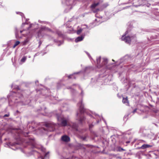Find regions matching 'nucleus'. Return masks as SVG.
<instances>
[{"label": "nucleus", "instance_id": "f257e3e1", "mask_svg": "<svg viewBox=\"0 0 159 159\" xmlns=\"http://www.w3.org/2000/svg\"><path fill=\"white\" fill-rule=\"evenodd\" d=\"M78 106L79 107V111L81 113L84 112L85 111V109L84 108V106L82 103V101L78 103Z\"/></svg>", "mask_w": 159, "mask_h": 159}, {"label": "nucleus", "instance_id": "f03ea898", "mask_svg": "<svg viewBox=\"0 0 159 159\" xmlns=\"http://www.w3.org/2000/svg\"><path fill=\"white\" fill-rule=\"evenodd\" d=\"M121 39L122 40L124 41L127 43H129L132 39L129 36L125 37L124 35L122 36Z\"/></svg>", "mask_w": 159, "mask_h": 159}, {"label": "nucleus", "instance_id": "7ed1b4c3", "mask_svg": "<svg viewBox=\"0 0 159 159\" xmlns=\"http://www.w3.org/2000/svg\"><path fill=\"white\" fill-rule=\"evenodd\" d=\"M99 4L98 3H94L91 5V8L92 10L94 13L97 12L99 11V9H95V7H97Z\"/></svg>", "mask_w": 159, "mask_h": 159}, {"label": "nucleus", "instance_id": "20e7f679", "mask_svg": "<svg viewBox=\"0 0 159 159\" xmlns=\"http://www.w3.org/2000/svg\"><path fill=\"white\" fill-rule=\"evenodd\" d=\"M61 140L64 142H67L70 141V138L67 135H64L62 136Z\"/></svg>", "mask_w": 159, "mask_h": 159}, {"label": "nucleus", "instance_id": "39448f33", "mask_svg": "<svg viewBox=\"0 0 159 159\" xmlns=\"http://www.w3.org/2000/svg\"><path fill=\"white\" fill-rule=\"evenodd\" d=\"M66 4L67 5H71L74 4V0H64Z\"/></svg>", "mask_w": 159, "mask_h": 159}, {"label": "nucleus", "instance_id": "423d86ee", "mask_svg": "<svg viewBox=\"0 0 159 159\" xmlns=\"http://www.w3.org/2000/svg\"><path fill=\"white\" fill-rule=\"evenodd\" d=\"M56 116L57 119H66V118L64 117L60 113L56 114Z\"/></svg>", "mask_w": 159, "mask_h": 159}, {"label": "nucleus", "instance_id": "0eeeda50", "mask_svg": "<svg viewBox=\"0 0 159 159\" xmlns=\"http://www.w3.org/2000/svg\"><path fill=\"white\" fill-rule=\"evenodd\" d=\"M51 30L48 28L46 27H42L41 29H40V30L39 31V33H40L41 32H42L43 31H51Z\"/></svg>", "mask_w": 159, "mask_h": 159}, {"label": "nucleus", "instance_id": "6e6552de", "mask_svg": "<svg viewBox=\"0 0 159 159\" xmlns=\"http://www.w3.org/2000/svg\"><path fill=\"white\" fill-rule=\"evenodd\" d=\"M122 102L123 103L125 104L126 105H128L129 104V102L128 100L127 97L125 98H123Z\"/></svg>", "mask_w": 159, "mask_h": 159}, {"label": "nucleus", "instance_id": "1a4fd4ad", "mask_svg": "<svg viewBox=\"0 0 159 159\" xmlns=\"http://www.w3.org/2000/svg\"><path fill=\"white\" fill-rule=\"evenodd\" d=\"M84 38V36H81L78 37L75 39V41L76 42H78L80 41L83 40Z\"/></svg>", "mask_w": 159, "mask_h": 159}, {"label": "nucleus", "instance_id": "9d476101", "mask_svg": "<svg viewBox=\"0 0 159 159\" xmlns=\"http://www.w3.org/2000/svg\"><path fill=\"white\" fill-rule=\"evenodd\" d=\"M67 125V121L66 120H62L61 122V125L62 126H65Z\"/></svg>", "mask_w": 159, "mask_h": 159}, {"label": "nucleus", "instance_id": "9b49d317", "mask_svg": "<svg viewBox=\"0 0 159 159\" xmlns=\"http://www.w3.org/2000/svg\"><path fill=\"white\" fill-rule=\"evenodd\" d=\"M151 146L148 144H143L141 147V148L142 149H144L145 148H149Z\"/></svg>", "mask_w": 159, "mask_h": 159}, {"label": "nucleus", "instance_id": "f8f14e48", "mask_svg": "<svg viewBox=\"0 0 159 159\" xmlns=\"http://www.w3.org/2000/svg\"><path fill=\"white\" fill-rule=\"evenodd\" d=\"M117 151L120 152L121 151H125V150L120 147H117Z\"/></svg>", "mask_w": 159, "mask_h": 159}, {"label": "nucleus", "instance_id": "ddd939ff", "mask_svg": "<svg viewBox=\"0 0 159 159\" xmlns=\"http://www.w3.org/2000/svg\"><path fill=\"white\" fill-rule=\"evenodd\" d=\"M9 116V113H8L7 114H5L3 116H0V119L1 118H3L5 117H8Z\"/></svg>", "mask_w": 159, "mask_h": 159}, {"label": "nucleus", "instance_id": "4468645a", "mask_svg": "<svg viewBox=\"0 0 159 159\" xmlns=\"http://www.w3.org/2000/svg\"><path fill=\"white\" fill-rule=\"evenodd\" d=\"M20 43V42L19 41H17L16 42L13 46V48H15L17 46L19 45Z\"/></svg>", "mask_w": 159, "mask_h": 159}, {"label": "nucleus", "instance_id": "2eb2a0df", "mask_svg": "<svg viewBox=\"0 0 159 159\" xmlns=\"http://www.w3.org/2000/svg\"><path fill=\"white\" fill-rule=\"evenodd\" d=\"M103 62H104V64L106 65L107 62V58H103Z\"/></svg>", "mask_w": 159, "mask_h": 159}, {"label": "nucleus", "instance_id": "dca6fc26", "mask_svg": "<svg viewBox=\"0 0 159 159\" xmlns=\"http://www.w3.org/2000/svg\"><path fill=\"white\" fill-rule=\"evenodd\" d=\"M26 59V57H23V58L21 59V61L22 62H24L25 61Z\"/></svg>", "mask_w": 159, "mask_h": 159}, {"label": "nucleus", "instance_id": "f3484780", "mask_svg": "<svg viewBox=\"0 0 159 159\" xmlns=\"http://www.w3.org/2000/svg\"><path fill=\"white\" fill-rule=\"evenodd\" d=\"M83 29H80L78 30L77 31V33L78 34H80L82 31Z\"/></svg>", "mask_w": 159, "mask_h": 159}, {"label": "nucleus", "instance_id": "a211bd4d", "mask_svg": "<svg viewBox=\"0 0 159 159\" xmlns=\"http://www.w3.org/2000/svg\"><path fill=\"white\" fill-rule=\"evenodd\" d=\"M46 108L44 107V108H43V109H42V108H41V109H39L37 111H45V112L46 113Z\"/></svg>", "mask_w": 159, "mask_h": 159}, {"label": "nucleus", "instance_id": "6ab92c4d", "mask_svg": "<svg viewBox=\"0 0 159 159\" xmlns=\"http://www.w3.org/2000/svg\"><path fill=\"white\" fill-rule=\"evenodd\" d=\"M40 148L41 149V150L43 152H45V149L43 147L41 146Z\"/></svg>", "mask_w": 159, "mask_h": 159}, {"label": "nucleus", "instance_id": "aec40b11", "mask_svg": "<svg viewBox=\"0 0 159 159\" xmlns=\"http://www.w3.org/2000/svg\"><path fill=\"white\" fill-rule=\"evenodd\" d=\"M101 60V57H99L97 59V63L98 64L100 62Z\"/></svg>", "mask_w": 159, "mask_h": 159}, {"label": "nucleus", "instance_id": "412c9836", "mask_svg": "<svg viewBox=\"0 0 159 159\" xmlns=\"http://www.w3.org/2000/svg\"><path fill=\"white\" fill-rule=\"evenodd\" d=\"M16 36L17 38H21V36H19L17 33L16 34Z\"/></svg>", "mask_w": 159, "mask_h": 159}, {"label": "nucleus", "instance_id": "4be33fe9", "mask_svg": "<svg viewBox=\"0 0 159 159\" xmlns=\"http://www.w3.org/2000/svg\"><path fill=\"white\" fill-rule=\"evenodd\" d=\"M28 39H26V40H25L23 42V44H26V43L28 42Z\"/></svg>", "mask_w": 159, "mask_h": 159}, {"label": "nucleus", "instance_id": "5701e85b", "mask_svg": "<svg viewBox=\"0 0 159 159\" xmlns=\"http://www.w3.org/2000/svg\"><path fill=\"white\" fill-rule=\"evenodd\" d=\"M102 118V117L99 116H97V117L96 118H97V119L99 118L100 119H101Z\"/></svg>", "mask_w": 159, "mask_h": 159}, {"label": "nucleus", "instance_id": "b1692460", "mask_svg": "<svg viewBox=\"0 0 159 159\" xmlns=\"http://www.w3.org/2000/svg\"><path fill=\"white\" fill-rule=\"evenodd\" d=\"M85 26L86 27L85 28H88V26L86 25H82V26ZM84 28H83V29H84Z\"/></svg>", "mask_w": 159, "mask_h": 159}, {"label": "nucleus", "instance_id": "393cba45", "mask_svg": "<svg viewBox=\"0 0 159 159\" xmlns=\"http://www.w3.org/2000/svg\"><path fill=\"white\" fill-rule=\"evenodd\" d=\"M73 75H69L68 76V77L69 78H72V76Z\"/></svg>", "mask_w": 159, "mask_h": 159}, {"label": "nucleus", "instance_id": "a878e982", "mask_svg": "<svg viewBox=\"0 0 159 159\" xmlns=\"http://www.w3.org/2000/svg\"><path fill=\"white\" fill-rule=\"evenodd\" d=\"M86 53H87V55H88V56H89V58H90L91 57V56H90V54L88 52H87Z\"/></svg>", "mask_w": 159, "mask_h": 159}, {"label": "nucleus", "instance_id": "bb28decb", "mask_svg": "<svg viewBox=\"0 0 159 159\" xmlns=\"http://www.w3.org/2000/svg\"><path fill=\"white\" fill-rule=\"evenodd\" d=\"M41 158V159H44V158L40 156L39 157H38V158Z\"/></svg>", "mask_w": 159, "mask_h": 159}, {"label": "nucleus", "instance_id": "cd10ccee", "mask_svg": "<svg viewBox=\"0 0 159 159\" xmlns=\"http://www.w3.org/2000/svg\"><path fill=\"white\" fill-rule=\"evenodd\" d=\"M136 110H137L136 109H134V110L133 111V113H134L135 112H136Z\"/></svg>", "mask_w": 159, "mask_h": 159}, {"label": "nucleus", "instance_id": "c85d7f7f", "mask_svg": "<svg viewBox=\"0 0 159 159\" xmlns=\"http://www.w3.org/2000/svg\"><path fill=\"white\" fill-rule=\"evenodd\" d=\"M32 24H31V25H30V26H29V28H28V29H29V28H30L32 27Z\"/></svg>", "mask_w": 159, "mask_h": 159}, {"label": "nucleus", "instance_id": "c756f323", "mask_svg": "<svg viewBox=\"0 0 159 159\" xmlns=\"http://www.w3.org/2000/svg\"><path fill=\"white\" fill-rule=\"evenodd\" d=\"M77 115L78 116H79L80 117V115L78 113H77Z\"/></svg>", "mask_w": 159, "mask_h": 159}, {"label": "nucleus", "instance_id": "7c9ffc66", "mask_svg": "<svg viewBox=\"0 0 159 159\" xmlns=\"http://www.w3.org/2000/svg\"><path fill=\"white\" fill-rule=\"evenodd\" d=\"M20 15L22 16V15H23V14L21 13H20Z\"/></svg>", "mask_w": 159, "mask_h": 159}, {"label": "nucleus", "instance_id": "2f4dec72", "mask_svg": "<svg viewBox=\"0 0 159 159\" xmlns=\"http://www.w3.org/2000/svg\"><path fill=\"white\" fill-rule=\"evenodd\" d=\"M26 24L25 23H23L22 24V26H23L25 25Z\"/></svg>", "mask_w": 159, "mask_h": 159}, {"label": "nucleus", "instance_id": "473e14b6", "mask_svg": "<svg viewBox=\"0 0 159 159\" xmlns=\"http://www.w3.org/2000/svg\"><path fill=\"white\" fill-rule=\"evenodd\" d=\"M89 127V128H91L92 127L91 125H90Z\"/></svg>", "mask_w": 159, "mask_h": 159}, {"label": "nucleus", "instance_id": "72a5a7b5", "mask_svg": "<svg viewBox=\"0 0 159 159\" xmlns=\"http://www.w3.org/2000/svg\"><path fill=\"white\" fill-rule=\"evenodd\" d=\"M46 126H47V127H48V125L46 124Z\"/></svg>", "mask_w": 159, "mask_h": 159}, {"label": "nucleus", "instance_id": "f704fd0d", "mask_svg": "<svg viewBox=\"0 0 159 159\" xmlns=\"http://www.w3.org/2000/svg\"><path fill=\"white\" fill-rule=\"evenodd\" d=\"M118 158L121 159V158L120 157H118Z\"/></svg>", "mask_w": 159, "mask_h": 159}, {"label": "nucleus", "instance_id": "c9c22d12", "mask_svg": "<svg viewBox=\"0 0 159 159\" xmlns=\"http://www.w3.org/2000/svg\"><path fill=\"white\" fill-rule=\"evenodd\" d=\"M22 32V31H20V33H21Z\"/></svg>", "mask_w": 159, "mask_h": 159}, {"label": "nucleus", "instance_id": "e433bc0d", "mask_svg": "<svg viewBox=\"0 0 159 159\" xmlns=\"http://www.w3.org/2000/svg\"><path fill=\"white\" fill-rule=\"evenodd\" d=\"M35 152L36 153H38V152H36L35 151Z\"/></svg>", "mask_w": 159, "mask_h": 159}, {"label": "nucleus", "instance_id": "4c0bfd02", "mask_svg": "<svg viewBox=\"0 0 159 159\" xmlns=\"http://www.w3.org/2000/svg\"><path fill=\"white\" fill-rule=\"evenodd\" d=\"M129 143V142H127V143Z\"/></svg>", "mask_w": 159, "mask_h": 159}, {"label": "nucleus", "instance_id": "58836bf2", "mask_svg": "<svg viewBox=\"0 0 159 159\" xmlns=\"http://www.w3.org/2000/svg\"><path fill=\"white\" fill-rule=\"evenodd\" d=\"M47 153H46L45 155V156H46L47 155Z\"/></svg>", "mask_w": 159, "mask_h": 159}, {"label": "nucleus", "instance_id": "ea45409f", "mask_svg": "<svg viewBox=\"0 0 159 159\" xmlns=\"http://www.w3.org/2000/svg\"><path fill=\"white\" fill-rule=\"evenodd\" d=\"M38 36H39V34H38Z\"/></svg>", "mask_w": 159, "mask_h": 159}, {"label": "nucleus", "instance_id": "a19ab883", "mask_svg": "<svg viewBox=\"0 0 159 159\" xmlns=\"http://www.w3.org/2000/svg\"><path fill=\"white\" fill-rule=\"evenodd\" d=\"M99 122V121H98L97 122H98V123Z\"/></svg>", "mask_w": 159, "mask_h": 159}]
</instances>
